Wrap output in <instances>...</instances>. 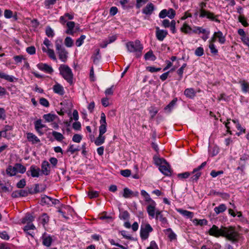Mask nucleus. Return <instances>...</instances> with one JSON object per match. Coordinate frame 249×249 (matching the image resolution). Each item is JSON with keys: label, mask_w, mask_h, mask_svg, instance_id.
Listing matches in <instances>:
<instances>
[{"label": "nucleus", "mask_w": 249, "mask_h": 249, "mask_svg": "<svg viewBox=\"0 0 249 249\" xmlns=\"http://www.w3.org/2000/svg\"><path fill=\"white\" fill-rule=\"evenodd\" d=\"M141 194L144 198L145 204L147 205L146 211L149 216L154 217V212L157 206L156 202L151 198L149 194L145 190H141Z\"/></svg>", "instance_id": "obj_1"}, {"label": "nucleus", "mask_w": 249, "mask_h": 249, "mask_svg": "<svg viewBox=\"0 0 249 249\" xmlns=\"http://www.w3.org/2000/svg\"><path fill=\"white\" fill-rule=\"evenodd\" d=\"M222 237L226 238L232 243H236L239 241L240 235L234 227L230 226L223 227Z\"/></svg>", "instance_id": "obj_2"}, {"label": "nucleus", "mask_w": 249, "mask_h": 249, "mask_svg": "<svg viewBox=\"0 0 249 249\" xmlns=\"http://www.w3.org/2000/svg\"><path fill=\"white\" fill-rule=\"evenodd\" d=\"M126 47L128 52L135 53L137 58L141 56L143 47L140 40L129 41L126 43Z\"/></svg>", "instance_id": "obj_3"}, {"label": "nucleus", "mask_w": 249, "mask_h": 249, "mask_svg": "<svg viewBox=\"0 0 249 249\" xmlns=\"http://www.w3.org/2000/svg\"><path fill=\"white\" fill-rule=\"evenodd\" d=\"M59 71L62 77L69 84H72L73 74L71 69L68 65L62 64L59 68Z\"/></svg>", "instance_id": "obj_4"}, {"label": "nucleus", "mask_w": 249, "mask_h": 249, "mask_svg": "<svg viewBox=\"0 0 249 249\" xmlns=\"http://www.w3.org/2000/svg\"><path fill=\"white\" fill-rule=\"evenodd\" d=\"M153 228L149 224H142L141 226L140 236L142 240L148 238L149 233L153 231Z\"/></svg>", "instance_id": "obj_5"}, {"label": "nucleus", "mask_w": 249, "mask_h": 249, "mask_svg": "<svg viewBox=\"0 0 249 249\" xmlns=\"http://www.w3.org/2000/svg\"><path fill=\"white\" fill-rule=\"evenodd\" d=\"M150 217L151 218H155L156 220H159L160 222V225L163 227L166 228L169 226V223L167 218L163 216L162 214V212L157 208H155L154 216Z\"/></svg>", "instance_id": "obj_6"}, {"label": "nucleus", "mask_w": 249, "mask_h": 249, "mask_svg": "<svg viewBox=\"0 0 249 249\" xmlns=\"http://www.w3.org/2000/svg\"><path fill=\"white\" fill-rule=\"evenodd\" d=\"M200 6L201 7V9L200 10L199 15V17L200 18L207 17L208 18L212 20L215 21L218 23L220 22L219 20L215 18V16L213 14L202 9L204 7L206 6V3L202 2L201 3Z\"/></svg>", "instance_id": "obj_7"}, {"label": "nucleus", "mask_w": 249, "mask_h": 249, "mask_svg": "<svg viewBox=\"0 0 249 249\" xmlns=\"http://www.w3.org/2000/svg\"><path fill=\"white\" fill-rule=\"evenodd\" d=\"M223 227H222L221 228H219L217 226L213 225L212 227L208 231V233L210 235L215 237L222 236Z\"/></svg>", "instance_id": "obj_8"}, {"label": "nucleus", "mask_w": 249, "mask_h": 249, "mask_svg": "<svg viewBox=\"0 0 249 249\" xmlns=\"http://www.w3.org/2000/svg\"><path fill=\"white\" fill-rule=\"evenodd\" d=\"M40 172V169L38 167L35 165H32L27 171L26 174L28 176H31L33 178H38L41 174Z\"/></svg>", "instance_id": "obj_9"}, {"label": "nucleus", "mask_w": 249, "mask_h": 249, "mask_svg": "<svg viewBox=\"0 0 249 249\" xmlns=\"http://www.w3.org/2000/svg\"><path fill=\"white\" fill-rule=\"evenodd\" d=\"M100 126H99V134L103 135L107 131V125L106 115L104 113L101 114V119L100 120Z\"/></svg>", "instance_id": "obj_10"}, {"label": "nucleus", "mask_w": 249, "mask_h": 249, "mask_svg": "<svg viewBox=\"0 0 249 249\" xmlns=\"http://www.w3.org/2000/svg\"><path fill=\"white\" fill-rule=\"evenodd\" d=\"M36 66L39 70L47 73L51 74L53 71V68L46 63H40Z\"/></svg>", "instance_id": "obj_11"}, {"label": "nucleus", "mask_w": 249, "mask_h": 249, "mask_svg": "<svg viewBox=\"0 0 249 249\" xmlns=\"http://www.w3.org/2000/svg\"><path fill=\"white\" fill-rule=\"evenodd\" d=\"M156 36L157 39L160 41L164 40L168 34V32L166 30H161L159 27H156Z\"/></svg>", "instance_id": "obj_12"}, {"label": "nucleus", "mask_w": 249, "mask_h": 249, "mask_svg": "<svg viewBox=\"0 0 249 249\" xmlns=\"http://www.w3.org/2000/svg\"><path fill=\"white\" fill-rule=\"evenodd\" d=\"M50 164L46 161L44 160L42 162L41 164V170L40 173L41 174H43L45 176H48L50 174Z\"/></svg>", "instance_id": "obj_13"}, {"label": "nucleus", "mask_w": 249, "mask_h": 249, "mask_svg": "<svg viewBox=\"0 0 249 249\" xmlns=\"http://www.w3.org/2000/svg\"><path fill=\"white\" fill-rule=\"evenodd\" d=\"M139 196V192H133L130 190L129 188L126 187L124 189V193L123 196L125 198H130L133 196L137 197Z\"/></svg>", "instance_id": "obj_14"}, {"label": "nucleus", "mask_w": 249, "mask_h": 249, "mask_svg": "<svg viewBox=\"0 0 249 249\" xmlns=\"http://www.w3.org/2000/svg\"><path fill=\"white\" fill-rule=\"evenodd\" d=\"M237 32L241 36V39L243 43L247 46H249V37L246 36L244 30L243 29H239Z\"/></svg>", "instance_id": "obj_15"}, {"label": "nucleus", "mask_w": 249, "mask_h": 249, "mask_svg": "<svg viewBox=\"0 0 249 249\" xmlns=\"http://www.w3.org/2000/svg\"><path fill=\"white\" fill-rule=\"evenodd\" d=\"M159 170L164 175L168 176L171 174L170 166L166 162V164H164L160 166L159 168Z\"/></svg>", "instance_id": "obj_16"}, {"label": "nucleus", "mask_w": 249, "mask_h": 249, "mask_svg": "<svg viewBox=\"0 0 249 249\" xmlns=\"http://www.w3.org/2000/svg\"><path fill=\"white\" fill-rule=\"evenodd\" d=\"M163 231L167 236L170 241L177 240V235L171 228L164 230Z\"/></svg>", "instance_id": "obj_17"}, {"label": "nucleus", "mask_w": 249, "mask_h": 249, "mask_svg": "<svg viewBox=\"0 0 249 249\" xmlns=\"http://www.w3.org/2000/svg\"><path fill=\"white\" fill-rule=\"evenodd\" d=\"M154 10V5L152 3H149L142 9V12L144 14L150 15Z\"/></svg>", "instance_id": "obj_18"}, {"label": "nucleus", "mask_w": 249, "mask_h": 249, "mask_svg": "<svg viewBox=\"0 0 249 249\" xmlns=\"http://www.w3.org/2000/svg\"><path fill=\"white\" fill-rule=\"evenodd\" d=\"M49 221V217L46 213H43L38 217V222L39 224H42L44 227Z\"/></svg>", "instance_id": "obj_19"}, {"label": "nucleus", "mask_w": 249, "mask_h": 249, "mask_svg": "<svg viewBox=\"0 0 249 249\" xmlns=\"http://www.w3.org/2000/svg\"><path fill=\"white\" fill-rule=\"evenodd\" d=\"M27 139L29 142H31L33 144L37 143L40 142L36 136L31 132L27 133Z\"/></svg>", "instance_id": "obj_20"}, {"label": "nucleus", "mask_w": 249, "mask_h": 249, "mask_svg": "<svg viewBox=\"0 0 249 249\" xmlns=\"http://www.w3.org/2000/svg\"><path fill=\"white\" fill-rule=\"evenodd\" d=\"M58 54L59 59L63 62H65L67 60L68 52L65 49L60 50L57 52Z\"/></svg>", "instance_id": "obj_21"}, {"label": "nucleus", "mask_w": 249, "mask_h": 249, "mask_svg": "<svg viewBox=\"0 0 249 249\" xmlns=\"http://www.w3.org/2000/svg\"><path fill=\"white\" fill-rule=\"evenodd\" d=\"M214 33L215 34V36L216 37V39H218L219 43L221 44H224L226 42L225 36H224L220 31L215 32Z\"/></svg>", "instance_id": "obj_22"}, {"label": "nucleus", "mask_w": 249, "mask_h": 249, "mask_svg": "<svg viewBox=\"0 0 249 249\" xmlns=\"http://www.w3.org/2000/svg\"><path fill=\"white\" fill-rule=\"evenodd\" d=\"M42 244L44 246L48 247L51 245L53 240L52 237L50 235L46 236L45 235V233H44L42 236Z\"/></svg>", "instance_id": "obj_23"}, {"label": "nucleus", "mask_w": 249, "mask_h": 249, "mask_svg": "<svg viewBox=\"0 0 249 249\" xmlns=\"http://www.w3.org/2000/svg\"><path fill=\"white\" fill-rule=\"evenodd\" d=\"M53 90L54 93L60 95H63L64 94L63 87L59 84H56L53 87Z\"/></svg>", "instance_id": "obj_24"}, {"label": "nucleus", "mask_w": 249, "mask_h": 249, "mask_svg": "<svg viewBox=\"0 0 249 249\" xmlns=\"http://www.w3.org/2000/svg\"><path fill=\"white\" fill-rule=\"evenodd\" d=\"M196 92L193 88H187L185 89L184 94L188 98L192 99L196 96Z\"/></svg>", "instance_id": "obj_25"}, {"label": "nucleus", "mask_w": 249, "mask_h": 249, "mask_svg": "<svg viewBox=\"0 0 249 249\" xmlns=\"http://www.w3.org/2000/svg\"><path fill=\"white\" fill-rule=\"evenodd\" d=\"M57 116L54 114L48 113L43 115V118L45 120L46 122H52L54 121Z\"/></svg>", "instance_id": "obj_26"}, {"label": "nucleus", "mask_w": 249, "mask_h": 249, "mask_svg": "<svg viewBox=\"0 0 249 249\" xmlns=\"http://www.w3.org/2000/svg\"><path fill=\"white\" fill-rule=\"evenodd\" d=\"M177 98H174L167 106L164 107V110L170 113L176 105Z\"/></svg>", "instance_id": "obj_27"}, {"label": "nucleus", "mask_w": 249, "mask_h": 249, "mask_svg": "<svg viewBox=\"0 0 249 249\" xmlns=\"http://www.w3.org/2000/svg\"><path fill=\"white\" fill-rule=\"evenodd\" d=\"M177 211L182 214V215L187 217V218H192L193 217L194 214L193 212L184 210L182 209H179L177 210Z\"/></svg>", "instance_id": "obj_28"}, {"label": "nucleus", "mask_w": 249, "mask_h": 249, "mask_svg": "<svg viewBox=\"0 0 249 249\" xmlns=\"http://www.w3.org/2000/svg\"><path fill=\"white\" fill-rule=\"evenodd\" d=\"M226 209V206L224 204H221L218 206L215 207L214 208V211L217 214H218L225 211Z\"/></svg>", "instance_id": "obj_29"}, {"label": "nucleus", "mask_w": 249, "mask_h": 249, "mask_svg": "<svg viewBox=\"0 0 249 249\" xmlns=\"http://www.w3.org/2000/svg\"><path fill=\"white\" fill-rule=\"evenodd\" d=\"M67 26L68 29L66 31V33L68 34L73 35V29L75 26V23L73 21H69L67 23Z\"/></svg>", "instance_id": "obj_30"}, {"label": "nucleus", "mask_w": 249, "mask_h": 249, "mask_svg": "<svg viewBox=\"0 0 249 249\" xmlns=\"http://www.w3.org/2000/svg\"><path fill=\"white\" fill-rule=\"evenodd\" d=\"M0 78L3 79L9 82H12L14 81V77L11 75H9L4 72L0 71Z\"/></svg>", "instance_id": "obj_31"}, {"label": "nucleus", "mask_w": 249, "mask_h": 249, "mask_svg": "<svg viewBox=\"0 0 249 249\" xmlns=\"http://www.w3.org/2000/svg\"><path fill=\"white\" fill-rule=\"evenodd\" d=\"M52 134L55 140L58 142H61L65 138L63 134L55 131H53Z\"/></svg>", "instance_id": "obj_32"}, {"label": "nucleus", "mask_w": 249, "mask_h": 249, "mask_svg": "<svg viewBox=\"0 0 249 249\" xmlns=\"http://www.w3.org/2000/svg\"><path fill=\"white\" fill-rule=\"evenodd\" d=\"M144 57L146 60H150L152 61H154L156 59V57L153 54V52L152 50H150L147 52L145 54Z\"/></svg>", "instance_id": "obj_33"}, {"label": "nucleus", "mask_w": 249, "mask_h": 249, "mask_svg": "<svg viewBox=\"0 0 249 249\" xmlns=\"http://www.w3.org/2000/svg\"><path fill=\"white\" fill-rule=\"evenodd\" d=\"M6 173L10 176H13L16 175L17 173V171L16 168L15 166L14 167L10 165L6 169Z\"/></svg>", "instance_id": "obj_34"}, {"label": "nucleus", "mask_w": 249, "mask_h": 249, "mask_svg": "<svg viewBox=\"0 0 249 249\" xmlns=\"http://www.w3.org/2000/svg\"><path fill=\"white\" fill-rule=\"evenodd\" d=\"M51 202L53 203V199L51 197L47 196H44L43 197H42L41 199V203L42 205H50Z\"/></svg>", "instance_id": "obj_35"}, {"label": "nucleus", "mask_w": 249, "mask_h": 249, "mask_svg": "<svg viewBox=\"0 0 249 249\" xmlns=\"http://www.w3.org/2000/svg\"><path fill=\"white\" fill-rule=\"evenodd\" d=\"M105 137L103 135L99 134L98 137L94 141V143L97 146L100 145L104 143Z\"/></svg>", "instance_id": "obj_36"}, {"label": "nucleus", "mask_w": 249, "mask_h": 249, "mask_svg": "<svg viewBox=\"0 0 249 249\" xmlns=\"http://www.w3.org/2000/svg\"><path fill=\"white\" fill-rule=\"evenodd\" d=\"M17 173L18 172L21 174H23L26 172V168L25 166L20 163H16L15 164Z\"/></svg>", "instance_id": "obj_37"}, {"label": "nucleus", "mask_w": 249, "mask_h": 249, "mask_svg": "<svg viewBox=\"0 0 249 249\" xmlns=\"http://www.w3.org/2000/svg\"><path fill=\"white\" fill-rule=\"evenodd\" d=\"M46 35L50 38H53L55 35L53 30L50 27L47 26L45 30Z\"/></svg>", "instance_id": "obj_38"}, {"label": "nucleus", "mask_w": 249, "mask_h": 249, "mask_svg": "<svg viewBox=\"0 0 249 249\" xmlns=\"http://www.w3.org/2000/svg\"><path fill=\"white\" fill-rule=\"evenodd\" d=\"M34 219L35 218L32 215L30 214H27L22 219V222L23 223H32Z\"/></svg>", "instance_id": "obj_39"}, {"label": "nucleus", "mask_w": 249, "mask_h": 249, "mask_svg": "<svg viewBox=\"0 0 249 249\" xmlns=\"http://www.w3.org/2000/svg\"><path fill=\"white\" fill-rule=\"evenodd\" d=\"M92 58L94 63H96L98 62L99 60L101 58L99 49H96L95 53L92 56Z\"/></svg>", "instance_id": "obj_40"}, {"label": "nucleus", "mask_w": 249, "mask_h": 249, "mask_svg": "<svg viewBox=\"0 0 249 249\" xmlns=\"http://www.w3.org/2000/svg\"><path fill=\"white\" fill-rule=\"evenodd\" d=\"M193 223L196 225L203 226V225H206L208 223V221L205 219H198L195 218L193 220Z\"/></svg>", "instance_id": "obj_41"}, {"label": "nucleus", "mask_w": 249, "mask_h": 249, "mask_svg": "<svg viewBox=\"0 0 249 249\" xmlns=\"http://www.w3.org/2000/svg\"><path fill=\"white\" fill-rule=\"evenodd\" d=\"M193 174V176H192L190 180L191 181L194 182H196L199 179V177L201 175V172H200V171H197L195 172Z\"/></svg>", "instance_id": "obj_42"}, {"label": "nucleus", "mask_w": 249, "mask_h": 249, "mask_svg": "<svg viewBox=\"0 0 249 249\" xmlns=\"http://www.w3.org/2000/svg\"><path fill=\"white\" fill-rule=\"evenodd\" d=\"M151 118L153 119L159 111V109L154 107H151L148 109Z\"/></svg>", "instance_id": "obj_43"}, {"label": "nucleus", "mask_w": 249, "mask_h": 249, "mask_svg": "<svg viewBox=\"0 0 249 249\" xmlns=\"http://www.w3.org/2000/svg\"><path fill=\"white\" fill-rule=\"evenodd\" d=\"M154 160L155 164L159 167L164 164H166V162H167L164 159L157 157H154Z\"/></svg>", "instance_id": "obj_44"}, {"label": "nucleus", "mask_w": 249, "mask_h": 249, "mask_svg": "<svg viewBox=\"0 0 249 249\" xmlns=\"http://www.w3.org/2000/svg\"><path fill=\"white\" fill-rule=\"evenodd\" d=\"M55 45L56 47V51H60V50H62L65 49L62 46V39H57L55 40Z\"/></svg>", "instance_id": "obj_45"}, {"label": "nucleus", "mask_w": 249, "mask_h": 249, "mask_svg": "<svg viewBox=\"0 0 249 249\" xmlns=\"http://www.w3.org/2000/svg\"><path fill=\"white\" fill-rule=\"evenodd\" d=\"M35 128L36 130H38V128H42L45 127V125L42 124L41 119H38L35 122Z\"/></svg>", "instance_id": "obj_46"}, {"label": "nucleus", "mask_w": 249, "mask_h": 249, "mask_svg": "<svg viewBox=\"0 0 249 249\" xmlns=\"http://www.w3.org/2000/svg\"><path fill=\"white\" fill-rule=\"evenodd\" d=\"M129 217V214L127 211H124L120 213L119 218L122 220H127Z\"/></svg>", "instance_id": "obj_47"}, {"label": "nucleus", "mask_w": 249, "mask_h": 249, "mask_svg": "<svg viewBox=\"0 0 249 249\" xmlns=\"http://www.w3.org/2000/svg\"><path fill=\"white\" fill-rule=\"evenodd\" d=\"M209 48L211 53L213 55H217L218 53V50L216 48L214 43H211L209 44Z\"/></svg>", "instance_id": "obj_48"}, {"label": "nucleus", "mask_w": 249, "mask_h": 249, "mask_svg": "<svg viewBox=\"0 0 249 249\" xmlns=\"http://www.w3.org/2000/svg\"><path fill=\"white\" fill-rule=\"evenodd\" d=\"M86 38L85 35H81L79 38H78L75 42V44L77 47H80L84 43V40Z\"/></svg>", "instance_id": "obj_49"}, {"label": "nucleus", "mask_w": 249, "mask_h": 249, "mask_svg": "<svg viewBox=\"0 0 249 249\" xmlns=\"http://www.w3.org/2000/svg\"><path fill=\"white\" fill-rule=\"evenodd\" d=\"M73 44V41L72 38L69 36L66 37L65 39V45L67 47H71Z\"/></svg>", "instance_id": "obj_50"}, {"label": "nucleus", "mask_w": 249, "mask_h": 249, "mask_svg": "<svg viewBox=\"0 0 249 249\" xmlns=\"http://www.w3.org/2000/svg\"><path fill=\"white\" fill-rule=\"evenodd\" d=\"M99 196V192L93 190H90L88 192V196L90 198H93L98 197Z\"/></svg>", "instance_id": "obj_51"}, {"label": "nucleus", "mask_w": 249, "mask_h": 249, "mask_svg": "<svg viewBox=\"0 0 249 249\" xmlns=\"http://www.w3.org/2000/svg\"><path fill=\"white\" fill-rule=\"evenodd\" d=\"M47 54L49 57L53 60H56V58L54 53V52L53 49H48L47 50Z\"/></svg>", "instance_id": "obj_52"}, {"label": "nucleus", "mask_w": 249, "mask_h": 249, "mask_svg": "<svg viewBox=\"0 0 249 249\" xmlns=\"http://www.w3.org/2000/svg\"><path fill=\"white\" fill-rule=\"evenodd\" d=\"M195 54L197 56H201L204 54V49L201 47H199L196 49Z\"/></svg>", "instance_id": "obj_53"}, {"label": "nucleus", "mask_w": 249, "mask_h": 249, "mask_svg": "<svg viewBox=\"0 0 249 249\" xmlns=\"http://www.w3.org/2000/svg\"><path fill=\"white\" fill-rule=\"evenodd\" d=\"M193 33H198V34H205L206 32V30L205 29H203V28L201 27H196L195 29L193 31Z\"/></svg>", "instance_id": "obj_54"}, {"label": "nucleus", "mask_w": 249, "mask_h": 249, "mask_svg": "<svg viewBox=\"0 0 249 249\" xmlns=\"http://www.w3.org/2000/svg\"><path fill=\"white\" fill-rule=\"evenodd\" d=\"M82 139V137L81 135L75 134L73 136L72 140L74 142L79 143L81 142Z\"/></svg>", "instance_id": "obj_55"}, {"label": "nucleus", "mask_w": 249, "mask_h": 249, "mask_svg": "<svg viewBox=\"0 0 249 249\" xmlns=\"http://www.w3.org/2000/svg\"><path fill=\"white\" fill-rule=\"evenodd\" d=\"M192 172H186L184 173L178 174V177L182 179H185L188 178L191 175Z\"/></svg>", "instance_id": "obj_56"}, {"label": "nucleus", "mask_w": 249, "mask_h": 249, "mask_svg": "<svg viewBox=\"0 0 249 249\" xmlns=\"http://www.w3.org/2000/svg\"><path fill=\"white\" fill-rule=\"evenodd\" d=\"M238 20L244 26L247 27L249 26V24L246 20L244 16H240L238 17Z\"/></svg>", "instance_id": "obj_57"}, {"label": "nucleus", "mask_w": 249, "mask_h": 249, "mask_svg": "<svg viewBox=\"0 0 249 249\" xmlns=\"http://www.w3.org/2000/svg\"><path fill=\"white\" fill-rule=\"evenodd\" d=\"M27 224L23 229L24 232H26V231H28L30 230H35L36 229L35 226L32 223Z\"/></svg>", "instance_id": "obj_58"}, {"label": "nucleus", "mask_w": 249, "mask_h": 249, "mask_svg": "<svg viewBox=\"0 0 249 249\" xmlns=\"http://www.w3.org/2000/svg\"><path fill=\"white\" fill-rule=\"evenodd\" d=\"M186 65H187L186 63H184L177 71V73L179 75L180 77L179 80H180L182 77L183 71L184 68L186 67Z\"/></svg>", "instance_id": "obj_59"}, {"label": "nucleus", "mask_w": 249, "mask_h": 249, "mask_svg": "<svg viewBox=\"0 0 249 249\" xmlns=\"http://www.w3.org/2000/svg\"><path fill=\"white\" fill-rule=\"evenodd\" d=\"M242 90L244 92H249V84L244 82L241 84Z\"/></svg>", "instance_id": "obj_60"}, {"label": "nucleus", "mask_w": 249, "mask_h": 249, "mask_svg": "<svg viewBox=\"0 0 249 249\" xmlns=\"http://www.w3.org/2000/svg\"><path fill=\"white\" fill-rule=\"evenodd\" d=\"M39 103L45 107H48L49 106V101L44 98H41L39 100Z\"/></svg>", "instance_id": "obj_61"}, {"label": "nucleus", "mask_w": 249, "mask_h": 249, "mask_svg": "<svg viewBox=\"0 0 249 249\" xmlns=\"http://www.w3.org/2000/svg\"><path fill=\"white\" fill-rule=\"evenodd\" d=\"M168 15L167 17L171 19H173L176 15L175 11L172 9L170 8L168 10H167Z\"/></svg>", "instance_id": "obj_62"}, {"label": "nucleus", "mask_w": 249, "mask_h": 249, "mask_svg": "<svg viewBox=\"0 0 249 249\" xmlns=\"http://www.w3.org/2000/svg\"><path fill=\"white\" fill-rule=\"evenodd\" d=\"M181 30L182 32L188 33L191 30V28L188 25L184 24L182 27L181 28Z\"/></svg>", "instance_id": "obj_63"}, {"label": "nucleus", "mask_w": 249, "mask_h": 249, "mask_svg": "<svg viewBox=\"0 0 249 249\" xmlns=\"http://www.w3.org/2000/svg\"><path fill=\"white\" fill-rule=\"evenodd\" d=\"M147 249H159L158 246L154 241L150 242L149 247L147 248Z\"/></svg>", "instance_id": "obj_64"}]
</instances>
